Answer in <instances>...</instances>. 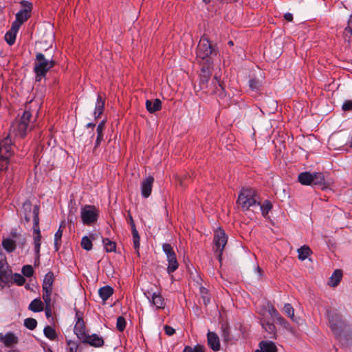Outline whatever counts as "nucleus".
I'll return each instance as SVG.
<instances>
[{
	"mask_svg": "<svg viewBox=\"0 0 352 352\" xmlns=\"http://www.w3.org/2000/svg\"><path fill=\"white\" fill-rule=\"evenodd\" d=\"M237 204L243 211L249 210L252 211L258 208L259 201L256 191L252 188H243L238 197Z\"/></svg>",
	"mask_w": 352,
	"mask_h": 352,
	"instance_id": "obj_1",
	"label": "nucleus"
},
{
	"mask_svg": "<svg viewBox=\"0 0 352 352\" xmlns=\"http://www.w3.org/2000/svg\"><path fill=\"white\" fill-rule=\"evenodd\" d=\"M56 64L52 58H47L41 52L36 54L34 72L36 74V80L39 81L46 76L47 72Z\"/></svg>",
	"mask_w": 352,
	"mask_h": 352,
	"instance_id": "obj_2",
	"label": "nucleus"
},
{
	"mask_svg": "<svg viewBox=\"0 0 352 352\" xmlns=\"http://www.w3.org/2000/svg\"><path fill=\"white\" fill-rule=\"evenodd\" d=\"M326 316L328 319L329 325L337 339L340 338L343 333L345 322L342 315L337 311L327 309Z\"/></svg>",
	"mask_w": 352,
	"mask_h": 352,
	"instance_id": "obj_3",
	"label": "nucleus"
},
{
	"mask_svg": "<svg viewBox=\"0 0 352 352\" xmlns=\"http://www.w3.org/2000/svg\"><path fill=\"white\" fill-rule=\"evenodd\" d=\"M216 54V50L212 47L209 40L207 38L202 37L197 45V56L202 60L206 59V63L210 65V56Z\"/></svg>",
	"mask_w": 352,
	"mask_h": 352,
	"instance_id": "obj_4",
	"label": "nucleus"
},
{
	"mask_svg": "<svg viewBox=\"0 0 352 352\" xmlns=\"http://www.w3.org/2000/svg\"><path fill=\"white\" fill-rule=\"evenodd\" d=\"M33 223V231L34 233L36 234L34 239V250L36 254V259L35 262L38 264L41 234L39 228L38 207L37 206H36L34 209Z\"/></svg>",
	"mask_w": 352,
	"mask_h": 352,
	"instance_id": "obj_5",
	"label": "nucleus"
},
{
	"mask_svg": "<svg viewBox=\"0 0 352 352\" xmlns=\"http://www.w3.org/2000/svg\"><path fill=\"white\" fill-rule=\"evenodd\" d=\"M80 217L84 225L91 226L97 221L99 211L95 206L85 205L81 208Z\"/></svg>",
	"mask_w": 352,
	"mask_h": 352,
	"instance_id": "obj_6",
	"label": "nucleus"
},
{
	"mask_svg": "<svg viewBox=\"0 0 352 352\" xmlns=\"http://www.w3.org/2000/svg\"><path fill=\"white\" fill-rule=\"evenodd\" d=\"M228 236L225 232L219 228L214 235V252L219 262H221L223 249L227 243Z\"/></svg>",
	"mask_w": 352,
	"mask_h": 352,
	"instance_id": "obj_7",
	"label": "nucleus"
},
{
	"mask_svg": "<svg viewBox=\"0 0 352 352\" xmlns=\"http://www.w3.org/2000/svg\"><path fill=\"white\" fill-rule=\"evenodd\" d=\"M162 249L164 252L166 254L167 261L168 263L167 267V272L170 274L174 272L178 268L179 264L176 258L175 252L173 250V247L169 243H164L162 245Z\"/></svg>",
	"mask_w": 352,
	"mask_h": 352,
	"instance_id": "obj_8",
	"label": "nucleus"
},
{
	"mask_svg": "<svg viewBox=\"0 0 352 352\" xmlns=\"http://www.w3.org/2000/svg\"><path fill=\"white\" fill-rule=\"evenodd\" d=\"M94 136V132L93 131L83 129L81 131H77L75 140L78 144V146H82L85 148L91 144Z\"/></svg>",
	"mask_w": 352,
	"mask_h": 352,
	"instance_id": "obj_9",
	"label": "nucleus"
},
{
	"mask_svg": "<svg viewBox=\"0 0 352 352\" xmlns=\"http://www.w3.org/2000/svg\"><path fill=\"white\" fill-rule=\"evenodd\" d=\"M23 9L20 10L16 14V19L21 23L27 21L31 16V12L32 10V3L30 1L23 0L20 2Z\"/></svg>",
	"mask_w": 352,
	"mask_h": 352,
	"instance_id": "obj_10",
	"label": "nucleus"
},
{
	"mask_svg": "<svg viewBox=\"0 0 352 352\" xmlns=\"http://www.w3.org/2000/svg\"><path fill=\"white\" fill-rule=\"evenodd\" d=\"M12 154V144L11 139L7 137L0 141V157L10 159Z\"/></svg>",
	"mask_w": 352,
	"mask_h": 352,
	"instance_id": "obj_11",
	"label": "nucleus"
},
{
	"mask_svg": "<svg viewBox=\"0 0 352 352\" xmlns=\"http://www.w3.org/2000/svg\"><path fill=\"white\" fill-rule=\"evenodd\" d=\"M210 86L211 87L206 91L211 90L212 94L217 95L220 98L226 96L225 89L217 76L213 78Z\"/></svg>",
	"mask_w": 352,
	"mask_h": 352,
	"instance_id": "obj_12",
	"label": "nucleus"
},
{
	"mask_svg": "<svg viewBox=\"0 0 352 352\" xmlns=\"http://www.w3.org/2000/svg\"><path fill=\"white\" fill-rule=\"evenodd\" d=\"M81 341L84 344H88L90 346L96 348L101 347L104 344V341L102 337L99 336L96 333L92 335L87 334Z\"/></svg>",
	"mask_w": 352,
	"mask_h": 352,
	"instance_id": "obj_13",
	"label": "nucleus"
},
{
	"mask_svg": "<svg viewBox=\"0 0 352 352\" xmlns=\"http://www.w3.org/2000/svg\"><path fill=\"white\" fill-rule=\"evenodd\" d=\"M154 182V177L148 176L142 180L141 182V194L144 198H148L152 192L153 184Z\"/></svg>",
	"mask_w": 352,
	"mask_h": 352,
	"instance_id": "obj_14",
	"label": "nucleus"
},
{
	"mask_svg": "<svg viewBox=\"0 0 352 352\" xmlns=\"http://www.w3.org/2000/svg\"><path fill=\"white\" fill-rule=\"evenodd\" d=\"M36 206L39 207L38 205H34L32 209V204L29 199H27L23 202L21 208V215L23 216L25 223H29L30 221L32 213V217L34 216V209ZM39 208H38V209Z\"/></svg>",
	"mask_w": 352,
	"mask_h": 352,
	"instance_id": "obj_15",
	"label": "nucleus"
},
{
	"mask_svg": "<svg viewBox=\"0 0 352 352\" xmlns=\"http://www.w3.org/2000/svg\"><path fill=\"white\" fill-rule=\"evenodd\" d=\"M209 66L210 65H208L207 67H203L201 70L199 76V86L201 89L208 90L209 87L208 82L211 75L209 70Z\"/></svg>",
	"mask_w": 352,
	"mask_h": 352,
	"instance_id": "obj_16",
	"label": "nucleus"
},
{
	"mask_svg": "<svg viewBox=\"0 0 352 352\" xmlns=\"http://www.w3.org/2000/svg\"><path fill=\"white\" fill-rule=\"evenodd\" d=\"M261 324L263 329L267 333L265 336V338L271 339L276 338V329L273 323L266 321L265 320H263Z\"/></svg>",
	"mask_w": 352,
	"mask_h": 352,
	"instance_id": "obj_17",
	"label": "nucleus"
},
{
	"mask_svg": "<svg viewBox=\"0 0 352 352\" xmlns=\"http://www.w3.org/2000/svg\"><path fill=\"white\" fill-rule=\"evenodd\" d=\"M0 341L7 347H12L19 342L18 338L12 332H8L6 335L0 333Z\"/></svg>",
	"mask_w": 352,
	"mask_h": 352,
	"instance_id": "obj_18",
	"label": "nucleus"
},
{
	"mask_svg": "<svg viewBox=\"0 0 352 352\" xmlns=\"http://www.w3.org/2000/svg\"><path fill=\"white\" fill-rule=\"evenodd\" d=\"M207 340L208 346L214 351L220 350V341L218 335L216 333L209 331L207 334Z\"/></svg>",
	"mask_w": 352,
	"mask_h": 352,
	"instance_id": "obj_19",
	"label": "nucleus"
},
{
	"mask_svg": "<svg viewBox=\"0 0 352 352\" xmlns=\"http://www.w3.org/2000/svg\"><path fill=\"white\" fill-rule=\"evenodd\" d=\"M85 329V324L82 317H80L75 324L74 331L75 334L80 340H82L87 335L86 333Z\"/></svg>",
	"mask_w": 352,
	"mask_h": 352,
	"instance_id": "obj_20",
	"label": "nucleus"
},
{
	"mask_svg": "<svg viewBox=\"0 0 352 352\" xmlns=\"http://www.w3.org/2000/svg\"><path fill=\"white\" fill-rule=\"evenodd\" d=\"M14 132L15 135L19 138H24L26 135L27 131L32 129L30 126L26 125V124L17 122L15 125L13 126Z\"/></svg>",
	"mask_w": 352,
	"mask_h": 352,
	"instance_id": "obj_21",
	"label": "nucleus"
},
{
	"mask_svg": "<svg viewBox=\"0 0 352 352\" xmlns=\"http://www.w3.org/2000/svg\"><path fill=\"white\" fill-rule=\"evenodd\" d=\"M145 104L147 111L151 113H154L162 109V101L158 98L147 100Z\"/></svg>",
	"mask_w": 352,
	"mask_h": 352,
	"instance_id": "obj_22",
	"label": "nucleus"
},
{
	"mask_svg": "<svg viewBox=\"0 0 352 352\" xmlns=\"http://www.w3.org/2000/svg\"><path fill=\"white\" fill-rule=\"evenodd\" d=\"M313 173L302 172L298 175V181L302 185H311L313 183Z\"/></svg>",
	"mask_w": 352,
	"mask_h": 352,
	"instance_id": "obj_23",
	"label": "nucleus"
},
{
	"mask_svg": "<svg viewBox=\"0 0 352 352\" xmlns=\"http://www.w3.org/2000/svg\"><path fill=\"white\" fill-rule=\"evenodd\" d=\"M313 185L320 186L322 189L327 188L326 185L325 177L322 173H313Z\"/></svg>",
	"mask_w": 352,
	"mask_h": 352,
	"instance_id": "obj_24",
	"label": "nucleus"
},
{
	"mask_svg": "<svg viewBox=\"0 0 352 352\" xmlns=\"http://www.w3.org/2000/svg\"><path fill=\"white\" fill-rule=\"evenodd\" d=\"M54 282V274L53 272H48L44 278L42 289L52 290L53 283Z\"/></svg>",
	"mask_w": 352,
	"mask_h": 352,
	"instance_id": "obj_25",
	"label": "nucleus"
},
{
	"mask_svg": "<svg viewBox=\"0 0 352 352\" xmlns=\"http://www.w3.org/2000/svg\"><path fill=\"white\" fill-rule=\"evenodd\" d=\"M105 121L102 120L96 128L97 138L95 142L94 149H96L100 144L101 142L103 140V131L104 129Z\"/></svg>",
	"mask_w": 352,
	"mask_h": 352,
	"instance_id": "obj_26",
	"label": "nucleus"
},
{
	"mask_svg": "<svg viewBox=\"0 0 352 352\" xmlns=\"http://www.w3.org/2000/svg\"><path fill=\"white\" fill-rule=\"evenodd\" d=\"M104 109V100L100 95H98L94 115L96 119L98 118L103 113Z\"/></svg>",
	"mask_w": 352,
	"mask_h": 352,
	"instance_id": "obj_27",
	"label": "nucleus"
},
{
	"mask_svg": "<svg viewBox=\"0 0 352 352\" xmlns=\"http://www.w3.org/2000/svg\"><path fill=\"white\" fill-rule=\"evenodd\" d=\"M342 278V271L341 270H336L330 277L329 285L331 287H336Z\"/></svg>",
	"mask_w": 352,
	"mask_h": 352,
	"instance_id": "obj_28",
	"label": "nucleus"
},
{
	"mask_svg": "<svg viewBox=\"0 0 352 352\" xmlns=\"http://www.w3.org/2000/svg\"><path fill=\"white\" fill-rule=\"evenodd\" d=\"M259 346L263 352H277L276 346L272 341H261Z\"/></svg>",
	"mask_w": 352,
	"mask_h": 352,
	"instance_id": "obj_29",
	"label": "nucleus"
},
{
	"mask_svg": "<svg viewBox=\"0 0 352 352\" xmlns=\"http://www.w3.org/2000/svg\"><path fill=\"white\" fill-rule=\"evenodd\" d=\"M98 294L102 300H107L113 294V289L111 286H104L99 289Z\"/></svg>",
	"mask_w": 352,
	"mask_h": 352,
	"instance_id": "obj_30",
	"label": "nucleus"
},
{
	"mask_svg": "<svg viewBox=\"0 0 352 352\" xmlns=\"http://www.w3.org/2000/svg\"><path fill=\"white\" fill-rule=\"evenodd\" d=\"M2 246L6 252L10 253L15 250L16 245V242L13 239L6 238L3 239Z\"/></svg>",
	"mask_w": 352,
	"mask_h": 352,
	"instance_id": "obj_31",
	"label": "nucleus"
},
{
	"mask_svg": "<svg viewBox=\"0 0 352 352\" xmlns=\"http://www.w3.org/2000/svg\"><path fill=\"white\" fill-rule=\"evenodd\" d=\"M28 309L33 312H40L43 310V302L41 299L35 298L30 302Z\"/></svg>",
	"mask_w": 352,
	"mask_h": 352,
	"instance_id": "obj_32",
	"label": "nucleus"
},
{
	"mask_svg": "<svg viewBox=\"0 0 352 352\" xmlns=\"http://www.w3.org/2000/svg\"><path fill=\"white\" fill-rule=\"evenodd\" d=\"M94 239L95 238L94 234L90 235L89 237L87 236H83L81 239V247L87 251L91 250L93 246L92 240H94Z\"/></svg>",
	"mask_w": 352,
	"mask_h": 352,
	"instance_id": "obj_33",
	"label": "nucleus"
},
{
	"mask_svg": "<svg viewBox=\"0 0 352 352\" xmlns=\"http://www.w3.org/2000/svg\"><path fill=\"white\" fill-rule=\"evenodd\" d=\"M348 33L352 34V14L350 15L349 19L348 20L347 26L344 28L343 32V37L344 41L351 43V36H348Z\"/></svg>",
	"mask_w": 352,
	"mask_h": 352,
	"instance_id": "obj_34",
	"label": "nucleus"
},
{
	"mask_svg": "<svg viewBox=\"0 0 352 352\" xmlns=\"http://www.w3.org/2000/svg\"><path fill=\"white\" fill-rule=\"evenodd\" d=\"M152 302L158 309H163L165 306L164 298L157 293L153 294Z\"/></svg>",
	"mask_w": 352,
	"mask_h": 352,
	"instance_id": "obj_35",
	"label": "nucleus"
},
{
	"mask_svg": "<svg viewBox=\"0 0 352 352\" xmlns=\"http://www.w3.org/2000/svg\"><path fill=\"white\" fill-rule=\"evenodd\" d=\"M272 208V204L270 201L265 200L262 204L259 201V206L258 209L261 211V213L263 217L267 215V214L269 213ZM255 210H257V208H256Z\"/></svg>",
	"mask_w": 352,
	"mask_h": 352,
	"instance_id": "obj_36",
	"label": "nucleus"
},
{
	"mask_svg": "<svg viewBox=\"0 0 352 352\" xmlns=\"http://www.w3.org/2000/svg\"><path fill=\"white\" fill-rule=\"evenodd\" d=\"M43 333L45 336L50 340H55L58 338L56 330L51 326H46L43 329Z\"/></svg>",
	"mask_w": 352,
	"mask_h": 352,
	"instance_id": "obj_37",
	"label": "nucleus"
},
{
	"mask_svg": "<svg viewBox=\"0 0 352 352\" xmlns=\"http://www.w3.org/2000/svg\"><path fill=\"white\" fill-rule=\"evenodd\" d=\"M311 252V249L306 245L300 248L298 250V258L300 261L305 260Z\"/></svg>",
	"mask_w": 352,
	"mask_h": 352,
	"instance_id": "obj_38",
	"label": "nucleus"
},
{
	"mask_svg": "<svg viewBox=\"0 0 352 352\" xmlns=\"http://www.w3.org/2000/svg\"><path fill=\"white\" fill-rule=\"evenodd\" d=\"M63 230L58 229L54 234V249L58 252L61 246V238L63 236Z\"/></svg>",
	"mask_w": 352,
	"mask_h": 352,
	"instance_id": "obj_39",
	"label": "nucleus"
},
{
	"mask_svg": "<svg viewBox=\"0 0 352 352\" xmlns=\"http://www.w3.org/2000/svg\"><path fill=\"white\" fill-rule=\"evenodd\" d=\"M102 243L107 252H112L116 251V244L115 242L105 238L102 239Z\"/></svg>",
	"mask_w": 352,
	"mask_h": 352,
	"instance_id": "obj_40",
	"label": "nucleus"
},
{
	"mask_svg": "<svg viewBox=\"0 0 352 352\" xmlns=\"http://www.w3.org/2000/svg\"><path fill=\"white\" fill-rule=\"evenodd\" d=\"M32 117V113L28 110H25L18 122L26 124L28 126H30V123L31 122Z\"/></svg>",
	"mask_w": 352,
	"mask_h": 352,
	"instance_id": "obj_41",
	"label": "nucleus"
},
{
	"mask_svg": "<svg viewBox=\"0 0 352 352\" xmlns=\"http://www.w3.org/2000/svg\"><path fill=\"white\" fill-rule=\"evenodd\" d=\"M16 33L10 30L8 31L4 36L6 41L9 45H12L16 41Z\"/></svg>",
	"mask_w": 352,
	"mask_h": 352,
	"instance_id": "obj_42",
	"label": "nucleus"
},
{
	"mask_svg": "<svg viewBox=\"0 0 352 352\" xmlns=\"http://www.w3.org/2000/svg\"><path fill=\"white\" fill-rule=\"evenodd\" d=\"M222 329V337L225 342H228L231 340L230 333V327L226 324H223L221 325Z\"/></svg>",
	"mask_w": 352,
	"mask_h": 352,
	"instance_id": "obj_43",
	"label": "nucleus"
},
{
	"mask_svg": "<svg viewBox=\"0 0 352 352\" xmlns=\"http://www.w3.org/2000/svg\"><path fill=\"white\" fill-rule=\"evenodd\" d=\"M24 326L30 330H34L37 326V321L32 318H28L24 320Z\"/></svg>",
	"mask_w": 352,
	"mask_h": 352,
	"instance_id": "obj_44",
	"label": "nucleus"
},
{
	"mask_svg": "<svg viewBox=\"0 0 352 352\" xmlns=\"http://www.w3.org/2000/svg\"><path fill=\"white\" fill-rule=\"evenodd\" d=\"M52 290L43 289L42 298L45 302V306H51V294Z\"/></svg>",
	"mask_w": 352,
	"mask_h": 352,
	"instance_id": "obj_45",
	"label": "nucleus"
},
{
	"mask_svg": "<svg viewBox=\"0 0 352 352\" xmlns=\"http://www.w3.org/2000/svg\"><path fill=\"white\" fill-rule=\"evenodd\" d=\"M261 86V82L257 78H251L249 80V87L252 91H258Z\"/></svg>",
	"mask_w": 352,
	"mask_h": 352,
	"instance_id": "obj_46",
	"label": "nucleus"
},
{
	"mask_svg": "<svg viewBox=\"0 0 352 352\" xmlns=\"http://www.w3.org/2000/svg\"><path fill=\"white\" fill-rule=\"evenodd\" d=\"M126 322L125 318L123 316H119L117 318V322H116V328L117 329L122 332L124 329L126 328Z\"/></svg>",
	"mask_w": 352,
	"mask_h": 352,
	"instance_id": "obj_47",
	"label": "nucleus"
},
{
	"mask_svg": "<svg viewBox=\"0 0 352 352\" xmlns=\"http://www.w3.org/2000/svg\"><path fill=\"white\" fill-rule=\"evenodd\" d=\"M183 352H205L204 347L201 345L197 344L192 347L190 346H186Z\"/></svg>",
	"mask_w": 352,
	"mask_h": 352,
	"instance_id": "obj_48",
	"label": "nucleus"
},
{
	"mask_svg": "<svg viewBox=\"0 0 352 352\" xmlns=\"http://www.w3.org/2000/svg\"><path fill=\"white\" fill-rule=\"evenodd\" d=\"M11 278L13 280L14 283H16L19 286L23 285L25 282L24 276L18 273L14 274Z\"/></svg>",
	"mask_w": 352,
	"mask_h": 352,
	"instance_id": "obj_49",
	"label": "nucleus"
},
{
	"mask_svg": "<svg viewBox=\"0 0 352 352\" xmlns=\"http://www.w3.org/2000/svg\"><path fill=\"white\" fill-rule=\"evenodd\" d=\"M201 294L204 304L206 306L210 302V294H208V290L204 287L201 288Z\"/></svg>",
	"mask_w": 352,
	"mask_h": 352,
	"instance_id": "obj_50",
	"label": "nucleus"
},
{
	"mask_svg": "<svg viewBox=\"0 0 352 352\" xmlns=\"http://www.w3.org/2000/svg\"><path fill=\"white\" fill-rule=\"evenodd\" d=\"M284 311L292 319L294 320V309L289 303H286L284 306Z\"/></svg>",
	"mask_w": 352,
	"mask_h": 352,
	"instance_id": "obj_51",
	"label": "nucleus"
},
{
	"mask_svg": "<svg viewBox=\"0 0 352 352\" xmlns=\"http://www.w3.org/2000/svg\"><path fill=\"white\" fill-rule=\"evenodd\" d=\"M22 273L25 276L30 278L34 274V269L32 265H24L22 268Z\"/></svg>",
	"mask_w": 352,
	"mask_h": 352,
	"instance_id": "obj_52",
	"label": "nucleus"
},
{
	"mask_svg": "<svg viewBox=\"0 0 352 352\" xmlns=\"http://www.w3.org/2000/svg\"><path fill=\"white\" fill-rule=\"evenodd\" d=\"M67 345L69 346V352H77L78 344L76 342L68 340Z\"/></svg>",
	"mask_w": 352,
	"mask_h": 352,
	"instance_id": "obj_53",
	"label": "nucleus"
},
{
	"mask_svg": "<svg viewBox=\"0 0 352 352\" xmlns=\"http://www.w3.org/2000/svg\"><path fill=\"white\" fill-rule=\"evenodd\" d=\"M342 109L344 111H352V100H345L342 106Z\"/></svg>",
	"mask_w": 352,
	"mask_h": 352,
	"instance_id": "obj_54",
	"label": "nucleus"
},
{
	"mask_svg": "<svg viewBox=\"0 0 352 352\" xmlns=\"http://www.w3.org/2000/svg\"><path fill=\"white\" fill-rule=\"evenodd\" d=\"M276 320L277 321V322H278L284 328H285V329H288L289 328V324L280 315L276 318Z\"/></svg>",
	"mask_w": 352,
	"mask_h": 352,
	"instance_id": "obj_55",
	"label": "nucleus"
},
{
	"mask_svg": "<svg viewBox=\"0 0 352 352\" xmlns=\"http://www.w3.org/2000/svg\"><path fill=\"white\" fill-rule=\"evenodd\" d=\"M23 24V23L19 22L18 20H15L12 23L10 28V31L17 33L19 31L21 25Z\"/></svg>",
	"mask_w": 352,
	"mask_h": 352,
	"instance_id": "obj_56",
	"label": "nucleus"
},
{
	"mask_svg": "<svg viewBox=\"0 0 352 352\" xmlns=\"http://www.w3.org/2000/svg\"><path fill=\"white\" fill-rule=\"evenodd\" d=\"M9 159H2L0 157V171L6 170L8 168Z\"/></svg>",
	"mask_w": 352,
	"mask_h": 352,
	"instance_id": "obj_57",
	"label": "nucleus"
},
{
	"mask_svg": "<svg viewBox=\"0 0 352 352\" xmlns=\"http://www.w3.org/2000/svg\"><path fill=\"white\" fill-rule=\"evenodd\" d=\"M140 236L133 237V247L136 250L137 253L139 254V248H140Z\"/></svg>",
	"mask_w": 352,
	"mask_h": 352,
	"instance_id": "obj_58",
	"label": "nucleus"
},
{
	"mask_svg": "<svg viewBox=\"0 0 352 352\" xmlns=\"http://www.w3.org/2000/svg\"><path fill=\"white\" fill-rule=\"evenodd\" d=\"M164 331L166 334L168 336H172L175 333V330L168 325H166L164 327Z\"/></svg>",
	"mask_w": 352,
	"mask_h": 352,
	"instance_id": "obj_59",
	"label": "nucleus"
},
{
	"mask_svg": "<svg viewBox=\"0 0 352 352\" xmlns=\"http://www.w3.org/2000/svg\"><path fill=\"white\" fill-rule=\"evenodd\" d=\"M269 313L271 315V316H272L275 319L280 315L274 307H272V308L269 309Z\"/></svg>",
	"mask_w": 352,
	"mask_h": 352,
	"instance_id": "obj_60",
	"label": "nucleus"
},
{
	"mask_svg": "<svg viewBox=\"0 0 352 352\" xmlns=\"http://www.w3.org/2000/svg\"><path fill=\"white\" fill-rule=\"evenodd\" d=\"M127 221L130 224L131 228L136 227L130 211H128Z\"/></svg>",
	"mask_w": 352,
	"mask_h": 352,
	"instance_id": "obj_61",
	"label": "nucleus"
},
{
	"mask_svg": "<svg viewBox=\"0 0 352 352\" xmlns=\"http://www.w3.org/2000/svg\"><path fill=\"white\" fill-rule=\"evenodd\" d=\"M45 316L47 318H49L52 316L51 306H45Z\"/></svg>",
	"mask_w": 352,
	"mask_h": 352,
	"instance_id": "obj_62",
	"label": "nucleus"
},
{
	"mask_svg": "<svg viewBox=\"0 0 352 352\" xmlns=\"http://www.w3.org/2000/svg\"><path fill=\"white\" fill-rule=\"evenodd\" d=\"M284 19L287 21H292L293 15L292 14L287 12L284 14Z\"/></svg>",
	"mask_w": 352,
	"mask_h": 352,
	"instance_id": "obj_63",
	"label": "nucleus"
},
{
	"mask_svg": "<svg viewBox=\"0 0 352 352\" xmlns=\"http://www.w3.org/2000/svg\"><path fill=\"white\" fill-rule=\"evenodd\" d=\"M131 231H132L133 237H136L137 238V236H140L139 234H138V230L136 229V227L132 228H131Z\"/></svg>",
	"mask_w": 352,
	"mask_h": 352,
	"instance_id": "obj_64",
	"label": "nucleus"
}]
</instances>
